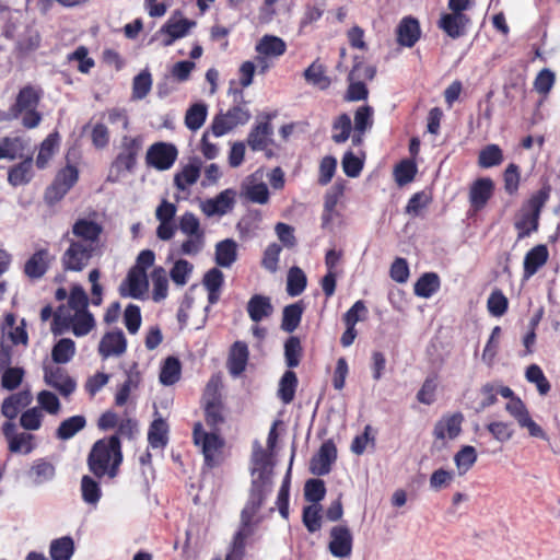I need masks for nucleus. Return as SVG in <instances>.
<instances>
[{
    "mask_svg": "<svg viewBox=\"0 0 560 560\" xmlns=\"http://www.w3.org/2000/svg\"><path fill=\"white\" fill-rule=\"evenodd\" d=\"M122 463L121 444L117 435L96 441L86 459L89 470L95 478H115Z\"/></svg>",
    "mask_w": 560,
    "mask_h": 560,
    "instance_id": "nucleus-1",
    "label": "nucleus"
},
{
    "mask_svg": "<svg viewBox=\"0 0 560 560\" xmlns=\"http://www.w3.org/2000/svg\"><path fill=\"white\" fill-rule=\"evenodd\" d=\"M42 94L43 91L38 86L31 84L23 86L8 109L7 118L20 120L26 129L36 128L42 121V114L38 112Z\"/></svg>",
    "mask_w": 560,
    "mask_h": 560,
    "instance_id": "nucleus-2",
    "label": "nucleus"
},
{
    "mask_svg": "<svg viewBox=\"0 0 560 560\" xmlns=\"http://www.w3.org/2000/svg\"><path fill=\"white\" fill-rule=\"evenodd\" d=\"M551 187L544 186L536 191L528 201L521 208L514 226L518 231L517 238L523 240L536 232L539 226L541 210L550 197Z\"/></svg>",
    "mask_w": 560,
    "mask_h": 560,
    "instance_id": "nucleus-3",
    "label": "nucleus"
},
{
    "mask_svg": "<svg viewBox=\"0 0 560 560\" xmlns=\"http://www.w3.org/2000/svg\"><path fill=\"white\" fill-rule=\"evenodd\" d=\"M143 145L141 136H124L119 147V153L110 165L107 180L117 183L128 172H131L136 165L137 156Z\"/></svg>",
    "mask_w": 560,
    "mask_h": 560,
    "instance_id": "nucleus-4",
    "label": "nucleus"
},
{
    "mask_svg": "<svg viewBox=\"0 0 560 560\" xmlns=\"http://www.w3.org/2000/svg\"><path fill=\"white\" fill-rule=\"evenodd\" d=\"M497 392L502 397L509 399L505 405V410L515 419L521 428L526 429L528 434L533 438L547 440V434L544 429L532 419L526 405L520 397L515 396L514 392L510 387L497 385Z\"/></svg>",
    "mask_w": 560,
    "mask_h": 560,
    "instance_id": "nucleus-5",
    "label": "nucleus"
},
{
    "mask_svg": "<svg viewBox=\"0 0 560 560\" xmlns=\"http://www.w3.org/2000/svg\"><path fill=\"white\" fill-rule=\"evenodd\" d=\"M94 327L95 318L89 310L74 311L71 313L57 311L54 315L51 331L54 335H61L66 330L71 329L75 337H84L89 335Z\"/></svg>",
    "mask_w": 560,
    "mask_h": 560,
    "instance_id": "nucleus-6",
    "label": "nucleus"
},
{
    "mask_svg": "<svg viewBox=\"0 0 560 560\" xmlns=\"http://www.w3.org/2000/svg\"><path fill=\"white\" fill-rule=\"evenodd\" d=\"M221 381L219 376H212L203 393V406L207 424L217 431L224 422L223 405L220 396Z\"/></svg>",
    "mask_w": 560,
    "mask_h": 560,
    "instance_id": "nucleus-7",
    "label": "nucleus"
},
{
    "mask_svg": "<svg viewBox=\"0 0 560 560\" xmlns=\"http://www.w3.org/2000/svg\"><path fill=\"white\" fill-rule=\"evenodd\" d=\"M102 254L94 248L69 240V246L61 256V265L66 271L80 272L89 266L93 257Z\"/></svg>",
    "mask_w": 560,
    "mask_h": 560,
    "instance_id": "nucleus-8",
    "label": "nucleus"
},
{
    "mask_svg": "<svg viewBox=\"0 0 560 560\" xmlns=\"http://www.w3.org/2000/svg\"><path fill=\"white\" fill-rule=\"evenodd\" d=\"M71 234L72 237L70 240L103 253V243L101 240L103 226L95 220L90 218L78 219L72 225Z\"/></svg>",
    "mask_w": 560,
    "mask_h": 560,
    "instance_id": "nucleus-9",
    "label": "nucleus"
},
{
    "mask_svg": "<svg viewBox=\"0 0 560 560\" xmlns=\"http://www.w3.org/2000/svg\"><path fill=\"white\" fill-rule=\"evenodd\" d=\"M250 119V113L245 106H233L224 114H218L213 118L211 131L215 137H222L236 128L245 125Z\"/></svg>",
    "mask_w": 560,
    "mask_h": 560,
    "instance_id": "nucleus-10",
    "label": "nucleus"
},
{
    "mask_svg": "<svg viewBox=\"0 0 560 560\" xmlns=\"http://www.w3.org/2000/svg\"><path fill=\"white\" fill-rule=\"evenodd\" d=\"M2 433L8 443V450L13 454H31L36 444L35 436L28 432H18L12 421H5L2 425Z\"/></svg>",
    "mask_w": 560,
    "mask_h": 560,
    "instance_id": "nucleus-11",
    "label": "nucleus"
},
{
    "mask_svg": "<svg viewBox=\"0 0 560 560\" xmlns=\"http://www.w3.org/2000/svg\"><path fill=\"white\" fill-rule=\"evenodd\" d=\"M192 436L195 444L202 451L206 464L212 466L214 456L223 445L222 439L213 430L206 432L200 422L195 424Z\"/></svg>",
    "mask_w": 560,
    "mask_h": 560,
    "instance_id": "nucleus-12",
    "label": "nucleus"
},
{
    "mask_svg": "<svg viewBox=\"0 0 560 560\" xmlns=\"http://www.w3.org/2000/svg\"><path fill=\"white\" fill-rule=\"evenodd\" d=\"M463 421L464 416L460 412L443 415L433 427L435 441L444 445L447 441L455 440L462 432Z\"/></svg>",
    "mask_w": 560,
    "mask_h": 560,
    "instance_id": "nucleus-13",
    "label": "nucleus"
},
{
    "mask_svg": "<svg viewBox=\"0 0 560 560\" xmlns=\"http://www.w3.org/2000/svg\"><path fill=\"white\" fill-rule=\"evenodd\" d=\"M178 155L176 147L172 143L158 142L147 152V163L159 171L170 170Z\"/></svg>",
    "mask_w": 560,
    "mask_h": 560,
    "instance_id": "nucleus-14",
    "label": "nucleus"
},
{
    "mask_svg": "<svg viewBox=\"0 0 560 560\" xmlns=\"http://www.w3.org/2000/svg\"><path fill=\"white\" fill-rule=\"evenodd\" d=\"M78 170L74 166L62 168L56 176L54 183L46 191V200L50 203L59 201L77 183Z\"/></svg>",
    "mask_w": 560,
    "mask_h": 560,
    "instance_id": "nucleus-15",
    "label": "nucleus"
},
{
    "mask_svg": "<svg viewBox=\"0 0 560 560\" xmlns=\"http://www.w3.org/2000/svg\"><path fill=\"white\" fill-rule=\"evenodd\" d=\"M250 470L253 480L259 479V482L271 483V455L269 452L264 450L261 444L257 441L253 444Z\"/></svg>",
    "mask_w": 560,
    "mask_h": 560,
    "instance_id": "nucleus-16",
    "label": "nucleus"
},
{
    "mask_svg": "<svg viewBox=\"0 0 560 560\" xmlns=\"http://www.w3.org/2000/svg\"><path fill=\"white\" fill-rule=\"evenodd\" d=\"M260 522L259 518L241 515V524L230 546V560H242L245 555L246 539L250 537Z\"/></svg>",
    "mask_w": 560,
    "mask_h": 560,
    "instance_id": "nucleus-17",
    "label": "nucleus"
},
{
    "mask_svg": "<svg viewBox=\"0 0 560 560\" xmlns=\"http://www.w3.org/2000/svg\"><path fill=\"white\" fill-rule=\"evenodd\" d=\"M195 25L194 21L173 14L160 30L163 46H171L175 40L185 37Z\"/></svg>",
    "mask_w": 560,
    "mask_h": 560,
    "instance_id": "nucleus-18",
    "label": "nucleus"
},
{
    "mask_svg": "<svg viewBox=\"0 0 560 560\" xmlns=\"http://www.w3.org/2000/svg\"><path fill=\"white\" fill-rule=\"evenodd\" d=\"M236 192L233 189H225L214 198L205 200L201 205V211L208 218L222 217L232 211L235 205Z\"/></svg>",
    "mask_w": 560,
    "mask_h": 560,
    "instance_id": "nucleus-19",
    "label": "nucleus"
},
{
    "mask_svg": "<svg viewBox=\"0 0 560 560\" xmlns=\"http://www.w3.org/2000/svg\"><path fill=\"white\" fill-rule=\"evenodd\" d=\"M149 290V280L147 272L130 269L126 279L119 285L121 296L133 299H143Z\"/></svg>",
    "mask_w": 560,
    "mask_h": 560,
    "instance_id": "nucleus-20",
    "label": "nucleus"
},
{
    "mask_svg": "<svg viewBox=\"0 0 560 560\" xmlns=\"http://www.w3.org/2000/svg\"><path fill=\"white\" fill-rule=\"evenodd\" d=\"M44 381L63 396H69L75 389V382L63 369L54 364L44 365Z\"/></svg>",
    "mask_w": 560,
    "mask_h": 560,
    "instance_id": "nucleus-21",
    "label": "nucleus"
},
{
    "mask_svg": "<svg viewBox=\"0 0 560 560\" xmlns=\"http://www.w3.org/2000/svg\"><path fill=\"white\" fill-rule=\"evenodd\" d=\"M353 537L345 525H337L330 529L329 551L334 557L348 558L352 552Z\"/></svg>",
    "mask_w": 560,
    "mask_h": 560,
    "instance_id": "nucleus-22",
    "label": "nucleus"
},
{
    "mask_svg": "<svg viewBox=\"0 0 560 560\" xmlns=\"http://www.w3.org/2000/svg\"><path fill=\"white\" fill-rule=\"evenodd\" d=\"M126 349L127 340L120 329L106 332L98 343V353L103 359L120 357L126 352Z\"/></svg>",
    "mask_w": 560,
    "mask_h": 560,
    "instance_id": "nucleus-23",
    "label": "nucleus"
},
{
    "mask_svg": "<svg viewBox=\"0 0 560 560\" xmlns=\"http://www.w3.org/2000/svg\"><path fill=\"white\" fill-rule=\"evenodd\" d=\"M337 458V448L332 441L322 444L319 451L311 460V471L316 476H325L331 470V465Z\"/></svg>",
    "mask_w": 560,
    "mask_h": 560,
    "instance_id": "nucleus-24",
    "label": "nucleus"
},
{
    "mask_svg": "<svg viewBox=\"0 0 560 560\" xmlns=\"http://www.w3.org/2000/svg\"><path fill=\"white\" fill-rule=\"evenodd\" d=\"M272 483L259 482V479L252 480L249 498L241 515L255 518L267 495L270 493Z\"/></svg>",
    "mask_w": 560,
    "mask_h": 560,
    "instance_id": "nucleus-25",
    "label": "nucleus"
},
{
    "mask_svg": "<svg viewBox=\"0 0 560 560\" xmlns=\"http://www.w3.org/2000/svg\"><path fill=\"white\" fill-rule=\"evenodd\" d=\"M25 320L22 319L20 325H15V316L13 314H7L2 324V337L1 341H10L12 345L24 347L28 343V335L25 329Z\"/></svg>",
    "mask_w": 560,
    "mask_h": 560,
    "instance_id": "nucleus-26",
    "label": "nucleus"
},
{
    "mask_svg": "<svg viewBox=\"0 0 560 560\" xmlns=\"http://www.w3.org/2000/svg\"><path fill=\"white\" fill-rule=\"evenodd\" d=\"M494 183L489 177L475 180L469 189V201L474 210H481L492 197Z\"/></svg>",
    "mask_w": 560,
    "mask_h": 560,
    "instance_id": "nucleus-27",
    "label": "nucleus"
},
{
    "mask_svg": "<svg viewBox=\"0 0 560 560\" xmlns=\"http://www.w3.org/2000/svg\"><path fill=\"white\" fill-rule=\"evenodd\" d=\"M469 18L462 11H452V13L442 14L439 21V27L450 37L458 38L465 35Z\"/></svg>",
    "mask_w": 560,
    "mask_h": 560,
    "instance_id": "nucleus-28",
    "label": "nucleus"
},
{
    "mask_svg": "<svg viewBox=\"0 0 560 560\" xmlns=\"http://www.w3.org/2000/svg\"><path fill=\"white\" fill-rule=\"evenodd\" d=\"M549 250L546 245L538 244L529 249L523 261V277L528 280L548 261Z\"/></svg>",
    "mask_w": 560,
    "mask_h": 560,
    "instance_id": "nucleus-29",
    "label": "nucleus"
},
{
    "mask_svg": "<svg viewBox=\"0 0 560 560\" xmlns=\"http://www.w3.org/2000/svg\"><path fill=\"white\" fill-rule=\"evenodd\" d=\"M54 257L47 248L37 249L25 262L24 273L31 279H40Z\"/></svg>",
    "mask_w": 560,
    "mask_h": 560,
    "instance_id": "nucleus-30",
    "label": "nucleus"
},
{
    "mask_svg": "<svg viewBox=\"0 0 560 560\" xmlns=\"http://www.w3.org/2000/svg\"><path fill=\"white\" fill-rule=\"evenodd\" d=\"M397 42L404 47H412L419 40L421 30L418 20L406 16L404 18L396 30Z\"/></svg>",
    "mask_w": 560,
    "mask_h": 560,
    "instance_id": "nucleus-31",
    "label": "nucleus"
},
{
    "mask_svg": "<svg viewBox=\"0 0 560 560\" xmlns=\"http://www.w3.org/2000/svg\"><path fill=\"white\" fill-rule=\"evenodd\" d=\"M374 110L369 105H362L354 113V132L352 135V143L360 145L363 141L364 133L373 126Z\"/></svg>",
    "mask_w": 560,
    "mask_h": 560,
    "instance_id": "nucleus-32",
    "label": "nucleus"
},
{
    "mask_svg": "<svg viewBox=\"0 0 560 560\" xmlns=\"http://www.w3.org/2000/svg\"><path fill=\"white\" fill-rule=\"evenodd\" d=\"M248 357L249 351L245 342L235 341L232 345L228 359V368L231 375L238 376L245 371Z\"/></svg>",
    "mask_w": 560,
    "mask_h": 560,
    "instance_id": "nucleus-33",
    "label": "nucleus"
},
{
    "mask_svg": "<svg viewBox=\"0 0 560 560\" xmlns=\"http://www.w3.org/2000/svg\"><path fill=\"white\" fill-rule=\"evenodd\" d=\"M273 133L269 121L259 122L249 132L247 143L253 151H262L272 142Z\"/></svg>",
    "mask_w": 560,
    "mask_h": 560,
    "instance_id": "nucleus-34",
    "label": "nucleus"
},
{
    "mask_svg": "<svg viewBox=\"0 0 560 560\" xmlns=\"http://www.w3.org/2000/svg\"><path fill=\"white\" fill-rule=\"evenodd\" d=\"M55 466L43 458L35 460L27 471V478L32 486L35 487L51 481L55 478Z\"/></svg>",
    "mask_w": 560,
    "mask_h": 560,
    "instance_id": "nucleus-35",
    "label": "nucleus"
},
{
    "mask_svg": "<svg viewBox=\"0 0 560 560\" xmlns=\"http://www.w3.org/2000/svg\"><path fill=\"white\" fill-rule=\"evenodd\" d=\"M246 310L249 318L255 323H259L271 316L273 306L268 296L255 294L249 299Z\"/></svg>",
    "mask_w": 560,
    "mask_h": 560,
    "instance_id": "nucleus-36",
    "label": "nucleus"
},
{
    "mask_svg": "<svg viewBox=\"0 0 560 560\" xmlns=\"http://www.w3.org/2000/svg\"><path fill=\"white\" fill-rule=\"evenodd\" d=\"M200 162H191L185 165L174 176V185L176 188L184 192H189V188L195 185L200 177Z\"/></svg>",
    "mask_w": 560,
    "mask_h": 560,
    "instance_id": "nucleus-37",
    "label": "nucleus"
},
{
    "mask_svg": "<svg viewBox=\"0 0 560 560\" xmlns=\"http://www.w3.org/2000/svg\"><path fill=\"white\" fill-rule=\"evenodd\" d=\"M223 282V272L218 268H212L205 275L202 283L208 291L209 302V305L205 307L206 312H209L210 305H213L219 301Z\"/></svg>",
    "mask_w": 560,
    "mask_h": 560,
    "instance_id": "nucleus-38",
    "label": "nucleus"
},
{
    "mask_svg": "<svg viewBox=\"0 0 560 560\" xmlns=\"http://www.w3.org/2000/svg\"><path fill=\"white\" fill-rule=\"evenodd\" d=\"M255 50L257 54L278 58L282 56L287 50V44L284 40L275 35H264L256 44Z\"/></svg>",
    "mask_w": 560,
    "mask_h": 560,
    "instance_id": "nucleus-39",
    "label": "nucleus"
},
{
    "mask_svg": "<svg viewBox=\"0 0 560 560\" xmlns=\"http://www.w3.org/2000/svg\"><path fill=\"white\" fill-rule=\"evenodd\" d=\"M237 259V244L226 238L215 245V262L220 267L230 268Z\"/></svg>",
    "mask_w": 560,
    "mask_h": 560,
    "instance_id": "nucleus-40",
    "label": "nucleus"
},
{
    "mask_svg": "<svg viewBox=\"0 0 560 560\" xmlns=\"http://www.w3.org/2000/svg\"><path fill=\"white\" fill-rule=\"evenodd\" d=\"M194 265L184 258L176 259L168 272L172 282L178 287H185L192 277Z\"/></svg>",
    "mask_w": 560,
    "mask_h": 560,
    "instance_id": "nucleus-41",
    "label": "nucleus"
},
{
    "mask_svg": "<svg viewBox=\"0 0 560 560\" xmlns=\"http://www.w3.org/2000/svg\"><path fill=\"white\" fill-rule=\"evenodd\" d=\"M74 550V540L71 536L52 539L49 545L51 560H71Z\"/></svg>",
    "mask_w": 560,
    "mask_h": 560,
    "instance_id": "nucleus-42",
    "label": "nucleus"
},
{
    "mask_svg": "<svg viewBox=\"0 0 560 560\" xmlns=\"http://www.w3.org/2000/svg\"><path fill=\"white\" fill-rule=\"evenodd\" d=\"M33 177V160L27 158L9 170L8 182L18 187L31 182Z\"/></svg>",
    "mask_w": 560,
    "mask_h": 560,
    "instance_id": "nucleus-43",
    "label": "nucleus"
},
{
    "mask_svg": "<svg viewBox=\"0 0 560 560\" xmlns=\"http://www.w3.org/2000/svg\"><path fill=\"white\" fill-rule=\"evenodd\" d=\"M168 425L162 418L155 419L148 431V442L152 448L162 450L168 442Z\"/></svg>",
    "mask_w": 560,
    "mask_h": 560,
    "instance_id": "nucleus-44",
    "label": "nucleus"
},
{
    "mask_svg": "<svg viewBox=\"0 0 560 560\" xmlns=\"http://www.w3.org/2000/svg\"><path fill=\"white\" fill-rule=\"evenodd\" d=\"M152 281V299L154 302H161L167 298L168 294V276L162 266H156L151 272Z\"/></svg>",
    "mask_w": 560,
    "mask_h": 560,
    "instance_id": "nucleus-45",
    "label": "nucleus"
},
{
    "mask_svg": "<svg viewBox=\"0 0 560 560\" xmlns=\"http://www.w3.org/2000/svg\"><path fill=\"white\" fill-rule=\"evenodd\" d=\"M86 425V420L83 416L77 415L63 420L56 430V438L61 441H67L73 438L78 432L83 430Z\"/></svg>",
    "mask_w": 560,
    "mask_h": 560,
    "instance_id": "nucleus-46",
    "label": "nucleus"
},
{
    "mask_svg": "<svg viewBox=\"0 0 560 560\" xmlns=\"http://www.w3.org/2000/svg\"><path fill=\"white\" fill-rule=\"evenodd\" d=\"M80 489L82 500L86 504L91 506H96L98 504L102 498V489L100 482L95 478L84 475L81 479Z\"/></svg>",
    "mask_w": 560,
    "mask_h": 560,
    "instance_id": "nucleus-47",
    "label": "nucleus"
},
{
    "mask_svg": "<svg viewBox=\"0 0 560 560\" xmlns=\"http://www.w3.org/2000/svg\"><path fill=\"white\" fill-rule=\"evenodd\" d=\"M89 306V298L86 292L81 285H73L69 293L68 303L61 305L57 311H65L71 313L74 311H86Z\"/></svg>",
    "mask_w": 560,
    "mask_h": 560,
    "instance_id": "nucleus-48",
    "label": "nucleus"
},
{
    "mask_svg": "<svg viewBox=\"0 0 560 560\" xmlns=\"http://www.w3.org/2000/svg\"><path fill=\"white\" fill-rule=\"evenodd\" d=\"M59 147V136L57 132L48 135V137L42 142L39 152L36 159V166L38 168H45L48 162L54 156Z\"/></svg>",
    "mask_w": 560,
    "mask_h": 560,
    "instance_id": "nucleus-49",
    "label": "nucleus"
},
{
    "mask_svg": "<svg viewBox=\"0 0 560 560\" xmlns=\"http://www.w3.org/2000/svg\"><path fill=\"white\" fill-rule=\"evenodd\" d=\"M440 289V278L436 273L428 272L419 278L415 284V294L429 299Z\"/></svg>",
    "mask_w": 560,
    "mask_h": 560,
    "instance_id": "nucleus-50",
    "label": "nucleus"
},
{
    "mask_svg": "<svg viewBox=\"0 0 560 560\" xmlns=\"http://www.w3.org/2000/svg\"><path fill=\"white\" fill-rule=\"evenodd\" d=\"M75 354V343L70 338L60 339L51 350V359L57 364H66Z\"/></svg>",
    "mask_w": 560,
    "mask_h": 560,
    "instance_id": "nucleus-51",
    "label": "nucleus"
},
{
    "mask_svg": "<svg viewBox=\"0 0 560 560\" xmlns=\"http://www.w3.org/2000/svg\"><path fill=\"white\" fill-rule=\"evenodd\" d=\"M243 191L245 197L254 203L265 205L269 200L268 187L262 182L248 180L244 184Z\"/></svg>",
    "mask_w": 560,
    "mask_h": 560,
    "instance_id": "nucleus-52",
    "label": "nucleus"
},
{
    "mask_svg": "<svg viewBox=\"0 0 560 560\" xmlns=\"http://www.w3.org/2000/svg\"><path fill=\"white\" fill-rule=\"evenodd\" d=\"M208 115V106L205 103H196L186 112L185 125L189 130L196 131L202 127Z\"/></svg>",
    "mask_w": 560,
    "mask_h": 560,
    "instance_id": "nucleus-53",
    "label": "nucleus"
},
{
    "mask_svg": "<svg viewBox=\"0 0 560 560\" xmlns=\"http://www.w3.org/2000/svg\"><path fill=\"white\" fill-rule=\"evenodd\" d=\"M23 141L19 137H4L0 139V160L13 161L22 156Z\"/></svg>",
    "mask_w": 560,
    "mask_h": 560,
    "instance_id": "nucleus-54",
    "label": "nucleus"
},
{
    "mask_svg": "<svg viewBox=\"0 0 560 560\" xmlns=\"http://www.w3.org/2000/svg\"><path fill=\"white\" fill-rule=\"evenodd\" d=\"M503 162V152L498 144H488L478 155V164L482 168H491Z\"/></svg>",
    "mask_w": 560,
    "mask_h": 560,
    "instance_id": "nucleus-55",
    "label": "nucleus"
},
{
    "mask_svg": "<svg viewBox=\"0 0 560 560\" xmlns=\"http://www.w3.org/2000/svg\"><path fill=\"white\" fill-rule=\"evenodd\" d=\"M303 314L301 303H293L284 307L282 314L281 328L287 332L294 331L300 325Z\"/></svg>",
    "mask_w": 560,
    "mask_h": 560,
    "instance_id": "nucleus-56",
    "label": "nucleus"
},
{
    "mask_svg": "<svg viewBox=\"0 0 560 560\" xmlns=\"http://www.w3.org/2000/svg\"><path fill=\"white\" fill-rule=\"evenodd\" d=\"M206 246V233L186 236L178 247L179 255L195 257L198 256Z\"/></svg>",
    "mask_w": 560,
    "mask_h": 560,
    "instance_id": "nucleus-57",
    "label": "nucleus"
},
{
    "mask_svg": "<svg viewBox=\"0 0 560 560\" xmlns=\"http://www.w3.org/2000/svg\"><path fill=\"white\" fill-rule=\"evenodd\" d=\"M304 78L307 83L320 90H326L330 85V79L325 74L323 65L316 61L304 71Z\"/></svg>",
    "mask_w": 560,
    "mask_h": 560,
    "instance_id": "nucleus-58",
    "label": "nucleus"
},
{
    "mask_svg": "<svg viewBox=\"0 0 560 560\" xmlns=\"http://www.w3.org/2000/svg\"><path fill=\"white\" fill-rule=\"evenodd\" d=\"M298 378L294 372L287 371L279 382L278 396L283 404H290L295 394Z\"/></svg>",
    "mask_w": 560,
    "mask_h": 560,
    "instance_id": "nucleus-59",
    "label": "nucleus"
},
{
    "mask_svg": "<svg viewBox=\"0 0 560 560\" xmlns=\"http://www.w3.org/2000/svg\"><path fill=\"white\" fill-rule=\"evenodd\" d=\"M306 276L299 267L290 268L287 279V292L291 296L300 295L306 287Z\"/></svg>",
    "mask_w": 560,
    "mask_h": 560,
    "instance_id": "nucleus-60",
    "label": "nucleus"
},
{
    "mask_svg": "<svg viewBox=\"0 0 560 560\" xmlns=\"http://www.w3.org/2000/svg\"><path fill=\"white\" fill-rule=\"evenodd\" d=\"M351 130L352 125L350 116L348 114H341L332 122L331 139L336 143H343L350 138Z\"/></svg>",
    "mask_w": 560,
    "mask_h": 560,
    "instance_id": "nucleus-61",
    "label": "nucleus"
},
{
    "mask_svg": "<svg viewBox=\"0 0 560 560\" xmlns=\"http://www.w3.org/2000/svg\"><path fill=\"white\" fill-rule=\"evenodd\" d=\"M180 376V363L174 358L170 357L165 360L161 373H160V382L163 385L170 386L175 384Z\"/></svg>",
    "mask_w": 560,
    "mask_h": 560,
    "instance_id": "nucleus-62",
    "label": "nucleus"
},
{
    "mask_svg": "<svg viewBox=\"0 0 560 560\" xmlns=\"http://www.w3.org/2000/svg\"><path fill=\"white\" fill-rule=\"evenodd\" d=\"M525 377L527 382L536 385L540 395L545 396L550 390V383L545 376L542 370L537 364H532L526 369Z\"/></svg>",
    "mask_w": 560,
    "mask_h": 560,
    "instance_id": "nucleus-63",
    "label": "nucleus"
},
{
    "mask_svg": "<svg viewBox=\"0 0 560 560\" xmlns=\"http://www.w3.org/2000/svg\"><path fill=\"white\" fill-rule=\"evenodd\" d=\"M43 418V411L37 407H33L22 412L20 425L26 431H37L42 427Z\"/></svg>",
    "mask_w": 560,
    "mask_h": 560,
    "instance_id": "nucleus-64",
    "label": "nucleus"
}]
</instances>
